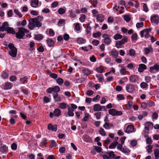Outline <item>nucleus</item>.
I'll list each match as a JSON object with an SVG mask.
<instances>
[{
	"label": "nucleus",
	"mask_w": 159,
	"mask_h": 159,
	"mask_svg": "<svg viewBox=\"0 0 159 159\" xmlns=\"http://www.w3.org/2000/svg\"><path fill=\"white\" fill-rule=\"evenodd\" d=\"M43 17L42 16H38L36 18H30L28 25L29 28L30 30H33L36 27L38 28L41 27L42 24L40 21H43Z\"/></svg>",
	"instance_id": "nucleus-1"
},
{
	"label": "nucleus",
	"mask_w": 159,
	"mask_h": 159,
	"mask_svg": "<svg viewBox=\"0 0 159 159\" xmlns=\"http://www.w3.org/2000/svg\"><path fill=\"white\" fill-rule=\"evenodd\" d=\"M18 31L16 33V36L18 39H24L23 37L25 33H29V30L22 27L18 28Z\"/></svg>",
	"instance_id": "nucleus-2"
},
{
	"label": "nucleus",
	"mask_w": 159,
	"mask_h": 159,
	"mask_svg": "<svg viewBox=\"0 0 159 159\" xmlns=\"http://www.w3.org/2000/svg\"><path fill=\"white\" fill-rule=\"evenodd\" d=\"M8 47L11 51L9 52V54L11 57H15L16 56L17 49L14 46L13 43H9Z\"/></svg>",
	"instance_id": "nucleus-3"
},
{
	"label": "nucleus",
	"mask_w": 159,
	"mask_h": 159,
	"mask_svg": "<svg viewBox=\"0 0 159 159\" xmlns=\"http://www.w3.org/2000/svg\"><path fill=\"white\" fill-rule=\"evenodd\" d=\"M126 91L129 93H132L135 90V88L134 85L132 84H128L126 86Z\"/></svg>",
	"instance_id": "nucleus-4"
},
{
	"label": "nucleus",
	"mask_w": 159,
	"mask_h": 159,
	"mask_svg": "<svg viewBox=\"0 0 159 159\" xmlns=\"http://www.w3.org/2000/svg\"><path fill=\"white\" fill-rule=\"evenodd\" d=\"M151 20L152 23L157 24L158 23L159 18L158 16L154 15L151 17Z\"/></svg>",
	"instance_id": "nucleus-5"
},
{
	"label": "nucleus",
	"mask_w": 159,
	"mask_h": 159,
	"mask_svg": "<svg viewBox=\"0 0 159 159\" xmlns=\"http://www.w3.org/2000/svg\"><path fill=\"white\" fill-rule=\"evenodd\" d=\"M145 129L147 130L148 131L149 130V128H152L153 126V125L152 123L149 122H147L145 123Z\"/></svg>",
	"instance_id": "nucleus-6"
},
{
	"label": "nucleus",
	"mask_w": 159,
	"mask_h": 159,
	"mask_svg": "<svg viewBox=\"0 0 159 159\" xmlns=\"http://www.w3.org/2000/svg\"><path fill=\"white\" fill-rule=\"evenodd\" d=\"M103 127L106 129H109L111 128H113V125L110 123L108 122L105 123L103 125Z\"/></svg>",
	"instance_id": "nucleus-7"
},
{
	"label": "nucleus",
	"mask_w": 159,
	"mask_h": 159,
	"mask_svg": "<svg viewBox=\"0 0 159 159\" xmlns=\"http://www.w3.org/2000/svg\"><path fill=\"white\" fill-rule=\"evenodd\" d=\"M138 77L137 76L134 75H131L129 78V81L132 83H135L138 80Z\"/></svg>",
	"instance_id": "nucleus-8"
},
{
	"label": "nucleus",
	"mask_w": 159,
	"mask_h": 159,
	"mask_svg": "<svg viewBox=\"0 0 159 159\" xmlns=\"http://www.w3.org/2000/svg\"><path fill=\"white\" fill-rule=\"evenodd\" d=\"M134 128L133 125H130L127 126L126 130L125 131L126 133H130L134 131Z\"/></svg>",
	"instance_id": "nucleus-9"
},
{
	"label": "nucleus",
	"mask_w": 159,
	"mask_h": 159,
	"mask_svg": "<svg viewBox=\"0 0 159 159\" xmlns=\"http://www.w3.org/2000/svg\"><path fill=\"white\" fill-rule=\"evenodd\" d=\"M146 69L147 67L144 64H141L139 65L138 70L139 72H142L144 70H146Z\"/></svg>",
	"instance_id": "nucleus-10"
},
{
	"label": "nucleus",
	"mask_w": 159,
	"mask_h": 159,
	"mask_svg": "<svg viewBox=\"0 0 159 159\" xmlns=\"http://www.w3.org/2000/svg\"><path fill=\"white\" fill-rule=\"evenodd\" d=\"M38 0H31V5L33 7H37L38 5Z\"/></svg>",
	"instance_id": "nucleus-11"
},
{
	"label": "nucleus",
	"mask_w": 159,
	"mask_h": 159,
	"mask_svg": "<svg viewBox=\"0 0 159 159\" xmlns=\"http://www.w3.org/2000/svg\"><path fill=\"white\" fill-rule=\"evenodd\" d=\"M53 97L55 101L57 102H59L61 101V98L60 97L58 96V94L57 93H53Z\"/></svg>",
	"instance_id": "nucleus-12"
},
{
	"label": "nucleus",
	"mask_w": 159,
	"mask_h": 159,
	"mask_svg": "<svg viewBox=\"0 0 159 159\" xmlns=\"http://www.w3.org/2000/svg\"><path fill=\"white\" fill-rule=\"evenodd\" d=\"M101 106L100 104H96L93 106V110L94 111H102Z\"/></svg>",
	"instance_id": "nucleus-13"
},
{
	"label": "nucleus",
	"mask_w": 159,
	"mask_h": 159,
	"mask_svg": "<svg viewBox=\"0 0 159 159\" xmlns=\"http://www.w3.org/2000/svg\"><path fill=\"white\" fill-rule=\"evenodd\" d=\"M8 148L5 145L1 146L0 147V151L2 153L7 152L8 151Z\"/></svg>",
	"instance_id": "nucleus-14"
},
{
	"label": "nucleus",
	"mask_w": 159,
	"mask_h": 159,
	"mask_svg": "<svg viewBox=\"0 0 159 159\" xmlns=\"http://www.w3.org/2000/svg\"><path fill=\"white\" fill-rule=\"evenodd\" d=\"M54 116L57 117H58L61 114V111L58 108L56 109L53 111Z\"/></svg>",
	"instance_id": "nucleus-15"
},
{
	"label": "nucleus",
	"mask_w": 159,
	"mask_h": 159,
	"mask_svg": "<svg viewBox=\"0 0 159 159\" xmlns=\"http://www.w3.org/2000/svg\"><path fill=\"white\" fill-rule=\"evenodd\" d=\"M6 31L8 33L12 34H16L15 31L12 28L9 27L6 29Z\"/></svg>",
	"instance_id": "nucleus-16"
},
{
	"label": "nucleus",
	"mask_w": 159,
	"mask_h": 159,
	"mask_svg": "<svg viewBox=\"0 0 159 159\" xmlns=\"http://www.w3.org/2000/svg\"><path fill=\"white\" fill-rule=\"evenodd\" d=\"M12 86V85L11 83L7 82L5 84L4 89H10L11 88Z\"/></svg>",
	"instance_id": "nucleus-17"
},
{
	"label": "nucleus",
	"mask_w": 159,
	"mask_h": 159,
	"mask_svg": "<svg viewBox=\"0 0 159 159\" xmlns=\"http://www.w3.org/2000/svg\"><path fill=\"white\" fill-rule=\"evenodd\" d=\"M105 154L108 155L110 158H114V157L116 156V155L114 154V152L112 151L107 152H105Z\"/></svg>",
	"instance_id": "nucleus-18"
},
{
	"label": "nucleus",
	"mask_w": 159,
	"mask_h": 159,
	"mask_svg": "<svg viewBox=\"0 0 159 159\" xmlns=\"http://www.w3.org/2000/svg\"><path fill=\"white\" fill-rule=\"evenodd\" d=\"M82 72L84 73V75L86 76H88L91 74L90 70L88 69L85 68L83 69Z\"/></svg>",
	"instance_id": "nucleus-19"
},
{
	"label": "nucleus",
	"mask_w": 159,
	"mask_h": 159,
	"mask_svg": "<svg viewBox=\"0 0 159 159\" xmlns=\"http://www.w3.org/2000/svg\"><path fill=\"white\" fill-rule=\"evenodd\" d=\"M152 29L151 28H150L147 29H145V34L144 36L146 38H148L149 36V33L150 32L151 30Z\"/></svg>",
	"instance_id": "nucleus-20"
},
{
	"label": "nucleus",
	"mask_w": 159,
	"mask_h": 159,
	"mask_svg": "<svg viewBox=\"0 0 159 159\" xmlns=\"http://www.w3.org/2000/svg\"><path fill=\"white\" fill-rule=\"evenodd\" d=\"M104 16L102 14H99L97 15L96 17L97 20L101 22H102L104 20Z\"/></svg>",
	"instance_id": "nucleus-21"
},
{
	"label": "nucleus",
	"mask_w": 159,
	"mask_h": 159,
	"mask_svg": "<svg viewBox=\"0 0 159 159\" xmlns=\"http://www.w3.org/2000/svg\"><path fill=\"white\" fill-rule=\"evenodd\" d=\"M111 40L110 38L104 39L103 42L107 45H109L111 43Z\"/></svg>",
	"instance_id": "nucleus-22"
},
{
	"label": "nucleus",
	"mask_w": 159,
	"mask_h": 159,
	"mask_svg": "<svg viewBox=\"0 0 159 159\" xmlns=\"http://www.w3.org/2000/svg\"><path fill=\"white\" fill-rule=\"evenodd\" d=\"M121 151L127 154H129L130 152V150H129L126 146H124Z\"/></svg>",
	"instance_id": "nucleus-23"
},
{
	"label": "nucleus",
	"mask_w": 159,
	"mask_h": 159,
	"mask_svg": "<svg viewBox=\"0 0 159 159\" xmlns=\"http://www.w3.org/2000/svg\"><path fill=\"white\" fill-rule=\"evenodd\" d=\"M47 42L48 46L49 47H52L53 46L54 44V42L51 39H50L47 40Z\"/></svg>",
	"instance_id": "nucleus-24"
},
{
	"label": "nucleus",
	"mask_w": 159,
	"mask_h": 159,
	"mask_svg": "<svg viewBox=\"0 0 159 159\" xmlns=\"http://www.w3.org/2000/svg\"><path fill=\"white\" fill-rule=\"evenodd\" d=\"M118 144L117 141H114L110 145H109V147L110 149L112 148L114 149L116 148V145Z\"/></svg>",
	"instance_id": "nucleus-25"
},
{
	"label": "nucleus",
	"mask_w": 159,
	"mask_h": 159,
	"mask_svg": "<svg viewBox=\"0 0 159 159\" xmlns=\"http://www.w3.org/2000/svg\"><path fill=\"white\" fill-rule=\"evenodd\" d=\"M67 107H68L67 104L64 102H62L59 104V108L62 109H65Z\"/></svg>",
	"instance_id": "nucleus-26"
},
{
	"label": "nucleus",
	"mask_w": 159,
	"mask_h": 159,
	"mask_svg": "<svg viewBox=\"0 0 159 159\" xmlns=\"http://www.w3.org/2000/svg\"><path fill=\"white\" fill-rule=\"evenodd\" d=\"M123 45L120 41H117L116 42V47L118 48H121Z\"/></svg>",
	"instance_id": "nucleus-27"
},
{
	"label": "nucleus",
	"mask_w": 159,
	"mask_h": 159,
	"mask_svg": "<svg viewBox=\"0 0 159 159\" xmlns=\"http://www.w3.org/2000/svg\"><path fill=\"white\" fill-rule=\"evenodd\" d=\"M43 38V37L42 34H38L35 35L34 37V39L37 40H40L42 39Z\"/></svg>",
	"instance_id": "nucleus-28"
},
{
	"label": "nucleus",
	"mask_w": 159,
	"mask_h": 159,
	"mask_svg": "<svg viewBox=\"0 0 159 159\" xmlns=\"http://www.w3.org/2000/svg\"><path fill=\"white\" fill-rule=\"evenodd\" d=\"M154 154L155 159H159V150L156 149L154 150Z\"/></svg>",
	"instance_id": "nucleus-29"
},
{
	"label": "nucleus",
	"mask_w": 159,
	"mask_h": 159,
	"mask_svg": "<svg viewBox=\"0 0 159 159\" xmlns=\"http://www.w3.org/2000/svg\"><path fill=\"white\" fill-rule=\"evenodd\" d=\"M67 109L68 111L67 112V114L69 116H74V113L73 112L70 111V107L69 106L67 107Z\"/></svg>",
	"instance_id": "nucleus-30"
},
{
	"label": "nucleus",
	"mask_w": 159,
	"mask_h": 159,
	"mask_svg": "<svg viewBox=\"0 0 159 159\" xmlns=\"http://www.w3.org/2000/svg\"><path fill=\"white\" fill-rule=\"evenodd\" d=\"M111 53L112 57L115 58H116L118 55V52L116 51H111Z\"/></svg>",
	"instance_id": "nucleus-31"
},
{
	"label": "nucleus",
	"mask_w": 159,
	"mask_h": 159,
	"mask_svg": "<svg viewBox=\"0 0 159 159\" xmlns=\"http://www.w3.org/2000/svg\"><path fill=\"white\" fill-rule=\"evenodd\" d=\"M84 117L83 118V119H82V120L84 121H87L89 118V114L88 113H85Z\"/></svg>",
	"instance_id": "nucleus-32"
},
{
	"label": "nucleus",
	"mask_w": 159,
	"mask_h": 159,
	"mask_svg": "<svg viewBox=\"0 0 159 159\" xmlns=\"http://www.w3.org/2000/svg\"><path fill=\"white\" fill-rule=\"evenodd\" d=\"M116 111V110L114 109H111L109 110L108 112L110 114L113 116H115Z\"/></svg>",
	"instance_id": "nucleus-33"
},
{
	"label": "nucleus",
	"mask_w": 159,
	"mask_h": 159,
	"mask_svg": "<svg viewBox=\"0 0 159 159\" xmlns=\"http://www.w3.org/2000/svg\"><path fill=\"white\" fill-rule=\"evenodd\" d=\"M128 37L126 36H124L122 39L120 40L123 44L128 41Z\"/></svg>",
	"instance_id": "nucleus-34"
},
{
	"label": "nucleus",
	"mask_w": 159,
	"mask_h": 159,
	"mask_svg": "<svg viewBox=\"0 0 159 159\" xmlns=\"http://www.w3.org/2000/svg\"><path fill=\"white\" fill-rule=\"evenodd\" d=\"M122 38V36L119 34H117L115 35L114 36V39L116 40L118 39H120Z\"/></svg>",
	"instance_id": "nucleus-35"
},
{
	"label": "nucleus",
	"mask_w": 159,
	"mask_h": 159,
	"mask_svg": "<svg viewBox=\"0 0 159 159\" xmlns=\"http://www.w3.org/2000/svg\"><path fill=\"white\" fill-rule=\"evenodd\" d=\"M129 54L131 56L134 57L135 55V52L134 50L131 49L129 50Z\"/></svg>",
	"instance_id": "nucleus-36"
},
{
	"label": "nucleus",
	"mask_w": 159,
	"mask_h": 159,
	"mask_svg": "<svg viewBox=\"0 0 159 159\" xmlns=\"http://www.w3.org/2000/svg\"><path fill=\"white\" fill-rule=\"evenodd\" d=\"M99 134L102 136H105L106 135V133L104 129L102 128L100 129L99 131Z\"/></svg>",
	"instance_id": "nucleus-37"
},
{
	"label": "nucleus",
	"mask_w": 159,
	"mask_h": 159,
	"mask_svg": "<svg viewBox=\"0 0 159 159\" xmlns=\"http://www.w3.org/2000/svg\"><path fill=\"white\" fill-rule=\"evenodd\" d=\"M53 91L54 93H57L60 91V89L59 87L58 86H55L53 88Z\"/></svg>",
	"instance_id": "nucleus-38"
},
{
	"label": "nucleus",
	"mask_w": 159,
	"mask_h": 159,
	"mask_svg": "<svg viewBox=\"0 0 159 159\" xmlns=\"http://www.w3.org/2000/svg\"><path fill=\"white\" fill-rule=\"evenodd\" d=\"M77 42L79 44H82L84 43L85 42V41L82 38H79L77 39Z\"/></svg>",
	"instance_id": "nucleus-39"
},
{
	"label": "nucleus",
	"mask_w": 159,
	"mask_h": 159,
	"mask_svg": "<svg viewBox=\"0 0 159 159\" xmlns=\"http://www.w3.org/2000/svg\"><path fill=\"white\" fill-rule=\"evenodd\" d=\"M101 35L102 34L101 32H98L96 33H93V36L94 38H96L101 36Z\"/></svg>",
	"instance_id": "nucleus-40"
},
{
	"label": "nucleus",
	"mask_w": 159,
	"mask_h": 159,
	"mask_svg": "<svg viewBox=\"0 0 159 159\" xmlns=\"http://www.w3.org/2000/svg\"><path fill=\"white\" fill-rule=\"evenodd\" d=\"M57 83L60 85H61L64 82L63 80L61 78H59L56 80Z\"/></svg>",
	"instance_id": "nucleus-41"
},
{
	"label": "nucleus",
	"mask_w": 159,
	"mask_h": 159,
	"mask_svg": "<svg viewBox=\"0 0 159 159\" xmlns=\"http://www.w3.org/2000/svg\"><path fill=\"white\" fill-rule=\"evenodd\" d=\"M104 70V69L103 68V67L102 66H100L98 67H97L96 68V70L98 72L100 73H102L103 72V71Z\"/></svg>",
	"instance_id": "nucleus-42"
},
{
	"label": "nucleus",
	"mask_w": 159,
	"mask_h": 159,
	"mask_svg": "<svg viewBox=\"0 0 159 159\" xmlns=\"http://www.w3.org/2000/svg\"><path fill=\"white\" fill-rule=\"evenodd\" d=\"M14 12L20 18L22 17V15L17 9H15L14 10Z\"/></svg>",
	"instance_id": "nucleus-43"
},
{
	"label": "nucleus",
	"mask_w": 159,
	"mask_h": 159,
	"mask_svg": "<svg viewBox=\"0 0 159 159\" xmlns=\"http://www.w3.org/2000/svg\"><path fill=\"white\" fill-rule=\"evenodd\" d=\"M58 12L60 14H63L65 12V9L62 8H60L58 10Z\"/></svg>",
	"instance_id": "nucleus-44"
},
{
	"label": "nucleus",
	"mask_w": 159,
	"mask_h": 159,
	"mask_svg": "<svg viewBox=\"0 0 159 159\" xmlns=\"http://www.w3.org/2000/svg\"><path fill=\"white\" fill-rule=\"evenodd\" d=\"M148 84L144 82H142L140 84V86L141 88L144 89L147 88L148 87Z\"/></svg>",
	"instance_id": "nucleus-45"
},
{
	"label": "nucleus",
	"mask_w": 159,
	"mask_h": 159,
	"mask_svg": "<svg viewBox=\"0 0 159 159\" xmlns=\"http://www.w3.org/2000/svg\"><path fill=\"white\" fill-rule=\"evenodd\" d=\"M69 12H70V16L71 18H74L76 17V15L72 11H70Z\"/></svg>",
	"instance_id": "nucleus-46"
},
{
	"label": "nucleus",
	"mask_w": 159,
	"mask_h": 159,
	"mask_svg": "<svg viewBox=\"0 0 159 159\" xmlns=\"http://www.w3.org/2000/svg\"><path fill=\"white\" fill-rule=\"evenodd\" d=\"M93 93L94 92L93 91L89 90L87 91L86 94L88 96H91L93 94Z\"/></svg>",
	"instance_id": "nucleus-47"
},
{
	"label": "nucleus",
	"mask_w": 159,
	"mask_h": 159,
	"mask_svg": "<svg viewBox=\"0 0 159 159\" xmlns=\"http://www.w3.org/2000/svg\"><path fill=\"white\" fill-rule=\"evenodd\" d=\"M86 16L85 15L83 14L81 15L79 20L81 22H84Z\"/></svg>",
	"instance_id": "nucleus-48"
},
{
	"label": "nucleus",
	"mask_w": 159,
	"mask_h": 159,
	"mask_svg": "<svg viewBox=\"0 0 159 159\" xmlns=\"http://www.w3.org/2000/svg\"><path fill=\"white\" fill-rule=\"evenodd\" d=\"M101 114V113L100 112H95L94 113V115L96 116V118L98 119L100 118Z\"/></svg>",
	"instance_id": "nucleus-49"
},
{
	"label": "nucleus",
	"mask_w": 159,
	"mask_h": 159,
	"mask_svg": "<svg viewBox=\"0 0 159 159\" xmlns=\"http://www.w3.org/2000/svg\"><path fill=\"white\" fill-rule=\"evenodd\" d=\"M27 77L26 76H24L23 78H20V81L22 82V83L24 84L25 82H27Z\"/></svg>",
	"instance_id": "nucleus-50"
},
{
	"label": "nucleus",
	"mask_w": 159,
	"mask_h": 159,
	"mask_svg": "<svg viewBox=\"0 0 159 159\" xmlns=\"http://www.w3.org/2000/svg\"><path fill=\"white\" fill-rule=\"evenodd\" d=\"M124 19L127 22H129L130 21V18L128 15H125L124 16Z\"/></svg>",
	"instance_id": "nucleus-51"
},
{
	"label": "nucleus",
	"mask_w": 159,
	"mask_h": 159,
	"mask_svg": "<svg viewBox=\"0 0 159 159\" xmlns=\"http://www.w3.org/2000/svg\"><path fill=\"white\" fill-rule=\"evenodd\" d=\"M56 146V143L53 140L51 141L50 147L51 148L55 147Z\"/></svg>",
	"instance_id": "nucleus-52"
},
{
	"label": "nucleus",
	"mask_w": 159,
	"mask_h": 159,
	"mask_svg": "<svg viewBox=\"0 0 159 159\" xmlns=\"http://www.w3.org/2000/svg\"><path fill=\"white\" fill-rule=\"evenodd\" d=\"M147 147L148 148V149H147V151L148 153H150L152 152V147L150 145H148L147 146Z\"/></svg>",
	"instance_id": "nucleus-53"
},
{
	"label": "nucleus",
	"mask_w": 159,
	"mask_h": 159,
	"mask_svg": "<svg viewBox=\"0 0 159 159\" xmlns=\"http://www.w3.org/2000/svg\"><path fill=\"white\" fill-rule=\"evenodd\" d=\"M8 23L7 22H5L2 23V26L5 29H7L8 26Z\"/></svg>",
	"instance_id": "nucleus-54"
},
{
	"label": "nucleus",
	"mask_w": 159,
	"mask_h": 159,
	"mask_svg": "<svg viewBox=\"0 0 159 159\" xmlns=\"http://www.w3.org/2000/svg\"><path fill=\"white\" fill-rule=\"evenodd\" d=\"M137 37V34H134L131 36V39L132 40H136L138 39Z\"/></svg>",
	"instance_id": "nucleus-55"
},
{
	"label": "nucleus",
	"mask_w": 159,
	"mask_h": 159,
	"mask_svg": "<svg viewBox=\"0 0 159 159\" xmlns=\"http://www.w3.org/2000/svg\"><path fill=\"white\" fill-rule=\"evenodd\" d=\"M94 149L98 152H101L102 150V148L101 147L98 146H94Z\"/></svg>",
	"instance_id": "nucleus-56"
},
{
	"label": "nucleus",
	"mask_w": 159,
	"mask_h": 159,
	"mask_svg": "<svg viewBox=\"0 0 159 159\" xmlns=\"http://www.w3.org/2000/svg\"><path fill=\"white\" fill-rule=\"evenodd\" d=\"M75 29L76 30L79 31L80 30V24L79 23L75 24Z\"/></svg>",
	"instance_id": "nucleus-57"
},
{
	"label": "nucleus",
	"mask_w": 159,
	"mask_h": 159,
	"mask_svg": "<svg viewBox=\"0 0 159 159\" xmlns=\"http://www.w3.org/2000/svg\"><path fill=\"white\" fill-rule=\"evenodd\" d=\"M145 80L147 83H149L151 81V78L149 76H146L145 77Z\"/></svg>",
	"instance_id": "nucleus-58"
},
{
	"label": "nucleus",
	"mask_w": 159,
	"mask_h": 159,
	"mask_svg": "<svg viewBox=\"0 0 159 159\" xmlns=\"http://www.w3.org/2000/svg\"><path fill=\"white\" fill-rule=\"evenodd\" d=\"M65 20L64 19H60L58 22V25L60 26L62 25L64 23Z\"/></svg>",
	"instance_id": "nucleus-59"
},
{
	"label": "nucleus",
	"mask_w": 159,
	"mask_h": 159,
	"mask_svg": "<svg viewBox=\"0 0 159 159\" xmlns=\"http://www.w3.org/2000/svg\"><path fill=\"white\" fill-rule=\"evenodd\" d=\"M117 97L119 100H123L124 99V95L123 94H120L117 95Z\"/></svg>",
	"instance_id": "nucleus-60"
},
{
	"label": "nucleus",
	"mask_w": 159,
	"mask_h": 159,
	"mask_svg": "<svg viewBox=\"0 0 159 159\" xmlns=\"http://www.w3.org/2000/svg\"><path fill=\"white\" fill-rule=\"evenodd\" d=\"M69 38V35L67 34H65L63 35V39L66 41H68Z\"/></svg>",
	"instance_id": "nucleus-61"
},
{
	"label": "nucleus",
	"mask_w": 159,
	"mask_h": 159,
	"mask_svg": "<svg viewBox=\"0 0 159 159\" xmlns=\"http://www.w3.org/2000/svg\"><path fill=\"white\" fill-rule=\"evenodd\" d=\"M92 43L94 45L97 46L98 44L99 41L98 40H94L92 41Z\"/></svg>",
	"instance_id": "nucleus-62"
},
{
	"label": "nucleus",
	"mask_w": 159,
	"mask_h": 159,
	"mask_svg": "<svg viewBox=\"0 0 159 159\" xmlns=\"http://www.w3.org/2000/svg\"><path fill=\"white\" fill-rule=\"evenodd\" d=\"M144 53L146 55L148 54L150 52V49L149 48H145L144 49Z\"/></svg>",
	"instance_id": "nucleus-63"
},
{
	"label": "nucleus",
	"mask_w": 159,
	"mask_h": 159,
	"mask_svg": "<svg viewBox=\"0 0 159 159\" xmlns=\"http://www.w3.org/2000/svg\"><path fill=\"white\" fill-rule=\"evenodd\" d=\"M50 76L51 78L56 79L57 78L58 75L57 74L55 73H51L50 74Z\"/></svg>",
	"instance_id": "nucleus-64"
}]
</instances>
